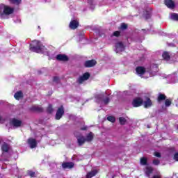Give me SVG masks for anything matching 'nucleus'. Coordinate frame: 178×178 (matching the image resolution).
<instances>
[{"instance_id": "1", "label": "nucleus", "mask_w": 178, "mask_h": 178, "mask_svg": "<svg viewBox=\"0 0 178 178\" xmlns=\"http://www.w3.org/2000/svg\"><path fill=\"white\" fill-rule=\"evenodd\" d=\"M137 74L140 75V77L143 76L144 79H148V77H152V76H156V72H158V66L156 67H152V72H145V68L144 67H138L136 68Z\"/></svg>"}, {"instance_id": "2", "label": "nucleus", "mask_w": 178, "mask_h": 178, "mask_svg": "<svg viewBox=\"0 0 178 178\" xmlns=\"http://www.w3.org/2000/svg\"><path fill=\"white\" fill-rule=\"evenodd\" d=\"M30 51L37 52L38 54H44V52H47V49L41 44L40 41L34 40L30 44Z\"/></svg>"}, {"instance_id": "3", "label": "nucleus", "mask_w": 178, "mask_h": 178, "mask_svg": "<svg viewBox=\"0 0 178 178\" xmlns=\"http://www.w3.org/2000/svg\"><path fill=\"white\" fill-rule=\"evenodd\" d=\"M0 9L2 10V13H0L1 19H5V16H8V15H12L13 13V8H10L8 6H5L1 4L0 6Z\"/></svg>"}, {"instance_id": "4", "label": "nucleus", "mask_w": 178, "mask_h": 178, "mask_svg": "<svg viewBox=\"0 0 178 178\" xmlns=\"http://www.w3.org/2000/svg\"><path fill=\"white\" fill-rule=\"evenodd\" d=\"M143 99L138 97L134 99L132 105L134 108H138V106H141V105H143Z\"/></svg>"}, {"instance_id": "5", "label": "nucleus", "mask_w": 178, "mask_h": 178, "mask_svg": "<svg viewBox=\"0 0 178 178\" xmlns=\"http://www.w3.org/2000/svg\"><path fill=\"white\" fill-rule=\"evenodd\" d=\"M123 51H124V45H123V43L122 42H118L115 44V52H117V54H120V52H123Z\"/></svg>"}, {"instance_id": "6", "label": "nucleus", "mask_w": 178, "mask_h": 178, "mask_svg": "<svg viewBox=\"0 0 178 178\" xmlns=\"http://www.w3.org/2000/svg\"><path fill=\"white\" fill-rule=\"evenodd\" d=\"M63 113H65V111L63 110V106L59 108L56 114V120H59L63 116Z\"/></svg>"}, {"instance_id": "7", "label": "nucleus", "mask_w": 178, "mask_h": 178, "mask_svg": "<svg viewBox=\"0 0 178 178\" xmlns=\"http://www.w3.org/2000/svg\"><path fill=\"white\" fill-rule=\"evenodd\" d=\"M97 65V61L95 60H87L84 63L85 67H92Z\"/></svg>"}, {"instance_id": "8", "label": "nucleus", "mask_w": 178, "mask_h": 178, "mask_svg": "<svg viewBox=\"0 0 178 178\" xmlns=\"http://www.w3.org/2000/svg\"><path fill=\"white\" fill-rule=\"evenodd\" d=\"M88 79H90V74L86 72L83 74V75L79 79L78 81L79 84H81V83H83V81H86V80H88Z\"/></svg>"}, {"instance_id": "9", "label": "nucleus", "mask_w": 178, "mask_h": 178, "mask_svg": "<svg viewBox=\"0 0 178 178\" xmlns=\"http://www.w3.org/2000/svg\"><path fill=\"white\" fill-rule=\"evenodd\" d=\"M28 144L30 148H35V147H37V140H35V139L29 138L28 140Z\"/></svg>"}, {"instance_id": "10", "label": "nucleus", "mask_w": 178, "mask_h": 178, "mask_svg": "<svg viewBox=\"0 0 178 178\" xmlns=\"http://www.w3.org/2000/svg\"><path fill=\"white\" fill-rule=\"evenodd\" d=\"M144 108H151L152 106V102L150 98L147 97L146 100L144 101L143 103Z\"/></svg>"}, {"instance_id": "11", "label": "nucleus", "mask_w": 178, "mask_h": 178, "mask_svg": "<svg viewBox=\"0 0 178 178\" xmlns=\"http://www.w3.org/2000/svg\"><path fill=\"white\" fill-rule=\"evenodd\" d=\"M70 27L72 30H76V28L79 27V21H77V20L71 21V22L70 23Z\"/></svg>"}, {"instance_id": "12", "label": "nucleus", "mask_w": 178, "mask_h": 178, "mask_svg": "<svg viewBox=\"0 0 178 178\" xmlns=\"http://www.w3.org/2000/svg\"><path fill=\"white\" fill-rule=\"evenodd\" d=\"M63 169H72L74 166V163L72 162H67L62 164Z\"/></svg>"}, {"instance_id": "13", "label": "nucleus", "mask_w": 178, "mask_h": 178, "mask_svg": "<svg viewBox=\"0 0 178 178\" xmlns=\"http://www.w3.org/2000/svg\"><path fill=\"white\" fill-rule=\"evenodd\" d=\"M165 4L170 9H173V8H175V2H173L172 0H165Z\"/></svg>"}, {"instance_id": "14", "label": "nucleus", "mask_w": 178, "mask_h": 178, "mask_svg": "<svg viewBox=\"0 0 178 178\" xmlns=\"http://www.w3.org/2000/svg\"><path fill=\"white\" fill-rule=\"evenodd\" d=\"M9 149H10V146L7 143H3L1 145V151L2 152H9Z\"/></svg>"}, {"instance_id": "15", "label": "nucleus", "mask_w": 178, "mask_h": 178, "mask_svg": "<svg viewBox=\"0 0 178 178\" xmlns=\"http://www.w3.org/2000/svg\"><path fill=\"white\" fill-rule=\"evenodd\" d=\"M56 59L57 60H63L65 62L69 58H67V56L65 54H58L56 56Z\"/></svg>"}, {"instance_id": "16", "label": "nucleus", "mask_w": 178, "mask_h": 178, "mask_svg": "<svg viewBox=\"0 0 178 178\" xmlns=\"http://www.w3.org/2000/svg\"><path fill=\"white\" fill-rule=\"evenodd\" d=\"M11 123L14 127H20L22 126V121L19 120L13 119Z\"/></svg>"}, {"instance_id": "17", "label": "nucleus", "mask_w": 178, "mask_h": 178, "mask_svg": "<svg viewBox=\"0 0 178 178\" xmlns=\"http://www.w3.org/2000/svg\"><path fill=\"white\" fill-rule=\"evenodd\" d=\"M76 138L79 145H83V144L87 141L84 136H78Z\"/></svg>"}, {"instance_id": "18", "label": "nucleus", "mask_w": 178, "mask_h": 178, "mask_svg": "<svg viewBox=\"0 0 178 178\" xmlns=\"http://www.w3.org/2000/svg\"><path fill=\"white\" fill-rule=\"evenodd\" d=\"M97 172L96 170H92L87 173L86 177L87 178L94 177V176H95V175H97Z\"/></svg>"}, {"instance_id": "19", "label": "nucleus", "mask_w": 178, "mask_h": 178, "mask_svg": "<svg viewBox=\"0 0 178 178\" xmlns=\"http://www.w3.org/2000/svg\"><path fill=\"white\" fill-rule=\"evenodd\" d=\"M14 97L15 98V99H17V101H19L20 98H23V92H22V91L17 92L15 94Z\"/></svg>"}, {"instance_id": "20", "label": "nucleus", "mask_w": 178, "mask_h": 178, "mask_svg": "<svg viewBox=\"0 0 178 178\" xmlns=\"http://www.w3.org/2000/svg\"><path fill=\"white\" fill-rule=\"evenodd\" d=\"M93 138L94 134H92V132H90L87 135L86 138H85V140H86L88 143H90V141H92Z\"/></svg>"}, {"instance_id": "21", "label": "nucleus", "mask_w": 178, "mask_h": 178, "mask_svg": "<svg viewBox=\"0 0 178 178\" xmlns=\"http://www.w3.org/2000/svg\"><path fill=\"white\" fill-rule=\"evenodd\" d=\"M162 56L164 60H169V59H170V54H169V52H163Z\"/></svg>"}, {"instance_id": "22", "label": "nucleus", "mask_w": 178, "mask_h": 178, "mask_svg": "<svg viewBox=\"0 0 178 178\" xmlns=\"http://www.w3.org/2000/svg\"><path fill=\"white\" fill-rule=\"evenodd\" d=\"M170 19H171V20H175V22H178V14L171 13L170 16Z\"/></svg>"}, {"instance_id": "23", "label": "nucleus", "mask_w": 178, "mask_h": 178, "mask_svg": "<svg viewBox=\"0 0 178 178\" xmlns=\"http://www.w3.org/2000/svg\"><path fill=\"white\" fill-rule=\"evenodd\" d=\"M145 173H146L147 176H149V175H151V173H152V167H146Z\"/></svg>"}, {"instance_id": "24", "label": "nucleus", "mask_w": 178, "mask_h": 178, "mask_svg": "<svg viewBox=\"0 0 178 178\" xmlns=\"http://www.w3.org/2000/svg\"><path fill=\"white\" fill-rule=\"evenodd\" d=\"M166 99V96H165V95H159V97H158V101L159 102H161V101H163Z\"/></svg>"}, {"instance_id": "25", "label": "nucleus", "mask_w": 178, "mask_h": 178, "mask_svg": "<svg viewBox=\"0 0 178 178\" xmlns=\"http://www.w3.org/2000/svg\"><path fill=\"white\" fill-rule=\"evenodd\" d=\"M107 120H108V122H111L112 123H114V122L116 121V118H115V117L113 116H108L107 118Z\"/></svg>"}, {"instance_id": "26", "label": "nucleus", "mask_w": 178, "mask_h": 178, "mask_svg": "<svg viewBox=\"0 0 178 178\" xmlns=\"http://www.w3.org/2000/svg\"><path fill=\"white\" fill-rule=\"evenodd\" d=\"M165 106H170V105H172V100L169 99H166L165 102Z\"/></svg>"}, {"instance_id": "27", "label": "nucleus", "mask_w": 178, "mask_h": 178, "mask_svg": "<svg viewBox=\"0 0 178 178\" xmlns=\"http://www.w3.org/2000/svg\"><path fill=\"white\" fill-rule=\"evenodd\" d=\"M140 164L141 165H147V158H142L140 159Z\"/></svg>"}, {"instance_id": "28", "label": "nucleus", "mask_w": 178, "mask_h": 178, "mask_svg": "<svg viewBox=\"0 0 178 178\" xmlns=\"http://www.w3.org/2000/svg\"><path fill=\"white\" fill-rule=\"evenodd\" d=\"M119 121L120 124H126V120L124 119V118H120Z\"/></svg>"}, {"instance_id": "29", "label": "nucleus", "mask_w": 178, "mask_h": 178, "mask_svg": "<svg viewBox=\"0 0 178 178\" xmlns=\"http://www.w3.org/2000/svg\"><path fill=\"white\" fill-rule=\"evenodd\" d=\"M120 35V31H117L113 33L112 37H119Z\"/></svg>"}, {"instance_id": "30", "label": "nucleus", "mask_w": 178, "mask_h": 178, "mask_svg": "<svg viewBox=\"0 0 178 178\" xmlns=\"http://www.w3.org/2000/svg\"><path fill=\"white\" fill-rule=\"evenodd\" d=\"M11 3H15L16 5H19L20 2H22V0H10Z\"/></svg>"}, {"instance_id": "31", "label": "nucleus", "mask_w": 178, "mask_h": 178, "mask_svg": "<svg viewBox=\"0 0 178 178\" xmlns=\"http://www.w3.org/2000/svg\"><path fill=\"white\" fill-rule=\"evenodd\" d=\"M28 175L29 176H31V177H34V176H35V172H34L33 171H29L28 172Z\"/></svg>"}, {"instance_id": "32", "label": "nucleus", "mask_w": 178, "mask_h": 178, "mask_svg": "<svg viewBox=\"0 0 178 178\" xmlns=\"http://www.w3.org/2000/svg\"><path fill=\"white\" fill-rule=\"evenodd\" d=\"M121 29H122V30H126V29H127V24H121Z\"/></svg>"}, {"instance_id": "33", "label": "nucleus", "mask_w": 178, "mask_h": 178, "mask_svg": "<svg viewBox=\"0 0 178 178\" xmlns=\"http://www.w3.org/2000/svg\"><path fill=\"white\" fill-rule=\"evenodd\" d=\"M159 163H160V161H159V160H158V159H155V160L153 161V164H154V165H159Z\"/></svg>"}, {"instance_id": "34", "label": "nucleus", "mask_w": 178, "mask_h": 178, "mask_svg": "<svg viewBox=\"0 0 178 178\" xmlns=\"http://www.w3.org/2000/svg\"><path fill=\"white\" fill-rule=\"evenodd\" d=\"M154 155L157 157V158H161V153L158 152H154Z\"/></svg>"}, {"instance_id": "35", "label": "nucleus", "mask_w": 178, "mask_h": 178, "mask_svg": "<svg viewBox=\"0 0 178 178\" xmlns=\"http://www.w3.org/2000/svg\"><path fill=\"white\" fill-rule=\"evenodd\" d=\"M108 103H109V98H106V99H104V105H106Z\"/></svg>"}, {"instance_id": "36", "label": "nucleus", "mask_w": 178, "mask_h": 178, "mask_svg": "<svg viewBox=\"0 0 178 178\" xmlns=\"http://www.w3.org/2000/svg\"><path fill=\"white\" fill-rule=\"evenodd\" d=\"M48 112H49V113H51V112H52V106L49 105L48 108H47Z\"/></svg>"}, {"instance_id": "37", "label": "nucleus", "mask_w": 178, "mask_h": 178, "mask_svg": "<svg viewBox=\"0 0 178 178\" xmlns=\"http://www.w3.org/2000/svg\"><path fill=\"white\" fill-rule=\"evenodd\" d=\"M174 159L177 161H178V153H176L175 155H174Z\"/></svg>"}, {"instance_id": "38", "label": "nucleus", "mask_w": 178, "mask_h": 178, "mask_svg": "<svg viewBox=\"0 0 178 178\" xmlns=\"http://www.w3.org/2000/svg\"><path fill=\"white\" fill-rule=\"evenodd\" d=\"M152 178H161V175H154Z\"/></svg>"}, {"instance_id": "39", "label": "nucleus", "mask_w": 178, "mask_h": 178, "mask_svg": "<svg viewBox=\"0 0 178 178\" xmlns=\"http://www.w3.org/2000/svg\"><path fill=\"white\" fill-rule=\"evenodd\" d=\"M58 77H54V81H58Z\"/></svg>"}, {"instance_id": "40", "label": "nucleus", "mask_w": 178, "mask_h": 178, "mask_svg": "<svg viewBox=\"0 0 178 178\" xmlns=\"http://www.w3.org/2000/svg\"><path fill=\"white\" fill-rule=\"evenodd\" d=\"M95 98H96V99H98V98H101V95L96 96Z\"/></svg>"}, {"instance_id": "41", "label": "nucleus", "mask_w": 178, "mask_h": 178, "mask_svg": "<svg viewBox=\"0 0 178 178\" xmlns=\"http://www.w3.org/2000/svg\"><path fill=\"white\" fill-rule=\"evenodd\" d=\"M33 111H37L38 108H33Z\"/></svg>"}, {"instance_id": "42", "label": "nucleus", "mask_w": 178, "mask_h": 178, "mask_svg": "<svg viewBox=\"0 0 178 178\" xmlns=\"http://www.w3.org/2000/svg\"><path fill=\"white\" fill-rule=\"evenodd\" d=\"M2 120V118L0 117V123H1V121Z\"/></svg>"}, {"instance_id": "43", "label": "nucleus", "mask_w": 178, "mask_h": 178, "mask_svg": "<svg viewBox=\"0 0 178 178\" xmlns=\"http://www.w3.org/2000/svg\"><path fill=\"white\" fill-rule=\"evenodd\" d=\"M82 130H86V128H83V129H81Z\"/></svg>"}, {"instance_id": "44", "label": "nucleus", "mask_w": 178, "mask_h": 178, "mask_svg": "<svg viewBox=\"0 0 178 178\" xmlns=\"http://www.w3.org/2000/svg\"><path fill=\"white\" fill-rule=\"evenodd\" d=\"M171 82H172V83H175V81H172Z\"/></svg>"}, {"instance_id": "45", "label": "nucleus", "mask_w": 178, "mask_h": 178, "mask_svg": "<svg viewBox=\"0 0 178 178\" xmlns=\"http://www.w3.org/2000/svg\"><path fill=\"white\" fill-rule=\"evenodd\" d=\"M38 29H40V26H38Z\"/></svg>"}]
</instances>
